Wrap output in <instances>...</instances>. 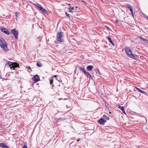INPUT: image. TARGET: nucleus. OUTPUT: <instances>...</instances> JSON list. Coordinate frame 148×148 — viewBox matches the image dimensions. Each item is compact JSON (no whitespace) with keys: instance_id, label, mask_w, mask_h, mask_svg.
I'll return each instance as SVG.
<instances>
[{"instance_id":"nucleus-1","label":"nucleus","mask_w":148,"mask_h":148,"mask_svg":"<svg viewBox=\"0 0 148 148\" xmlns=\"http://www.w3.org/2000/svg\"><path fill=\"white\" fill-rule=\"evenodd\" d=\"M0 46L3 51H8L7 45L5 41L3 38L0 39Z\"/></svg>"},{"instance_id":"nucleus-2","label":"nucleus","mask_w":148,"mask_h":148,"mask_svg":"<svg viewBox=\"0 0 148 148\" xmlns=\"http://www.w3.org/2000/svg\"><path fill=\"white\" fill-rule=\"evenodd\" d=\"M56 40L60 42H62L64 41L63 32H60L57 33Z\"/></svg>"},{"instance_id":"nucleus-3","label":"nucleus","mask_w":148,"mask_h":148,"mask_svg":"<svg viewBox=\"0 0 148 148\" xmlns=\"http://www.w3.org/2000/svg\"><path fill=\"white\" fill-rule=\"evenodd\" d=\"M125 51L129 57L133 59L135 58V56L132 53V51L130 49L128 48H126L125 49Z\"/></svg>"},{"instance_id":"nucleus-4","label":"nucleus","mask_w":148,"mask_h":148,"mask_svg":"<svg viewBox=\"0 0 148 148\" xmlns=\"http://www.w3.org/2000/svg\"><path fill=\"white\" fill-rule=\"evenodd\" d=\"M11 31L12 33L13 34L15 38L17 39L18 38V30H16L15 29H12Z\"/></svg>"},{"instance_id":"nucleus-5","label":"nucleus","mask_w":148,"mask_h":148,"mask_svg":"<svg viewBox=\"0 0 148 148\" xmlns=\"http://www.w3.org/2000/svg\"><path fill=\"white\" fill-rule=\"evenodd\" d=\"M1 30L2 32L6 34L9 35L10 34L9 32L8 31L6 28H5L2 27L1 29Z\"/></svg>"},{"instance_id":"nucleus-6","label":"nucleus","mask_w":148,"mask_h":148,"mask_svg":"<svg viewBox=\"0 0 148 148\" xmlns=\"http://www.w3.org/2000/svg\"><path fill=\"white\" fill-rule=\"evenodd\" d=\"M84 73L88 77H89L90 80V79H92V78L91 77V75L90 74V73L86 71L84 69Z\"/></svg>"},{"instance_id":"nucleus-7","label":"nucleus","mask_w":148,"mask_h":148,"mask_svg":"<svg viewBox=\"0 0 148 148\" xmlns=\"http://www.w3.org/2000/svg\"><path fill=\"white\" fill-rule=\"evenodd\" d=\"M33 80L35 81V82H38L40 80L39 76L37 75H34L33 77Z\"/></svg>"},{"instance_id":"nucleus-8","label":"nucleus","mask_w":148,"mask_h":148,"mask_svg":"<svg viewBox=\"0 0 148 148\" xmlns=\"http://www.w3.org/2000/svg\"><path fill=\"white\" fill-rule=\"evenodd\" d=\"M126 6L127 8L130 10L132 16H133L134 13L133 12V10L132 9V7L131 5L130 4H128Z\"/></svg>"},{"instance_id":"nucleus-9","label":"nucleus","mask_w":148,"mask_h":148,"mask_svg":"<svg viewBox=\"0 0 148 148\" xmlns=\"http://www.w3.org/2000/svg\"><path fill=\"white\" fill-rule=\"evenodd\" d=\"M99 122L101 124L104 125L106 121V120L103 119L101 118L99 120Z\"/></svg>"},{"instance_id":"nucleus-10","label":"nucleus","mask_w":148,"mask_h":148,"mask_svg":"<svg viewBox=\"0 0 148 148\" xmlns=\"http://www.w3.org/2000/svg\"><path fill=\"white\" fill-rule=\"evenodd\" d=\"M0 147L2 148H9L8 146L3 143H0Z\"/></svg>"},{"instance_id":"nucleus-11","label":"nucleus","mask_w":148,"mask_h":148,"mask_svg":"<svg viewBox=\"0 0 148 148\" xmlns=\"http://www.w3.org/2000/svg\"><path fill=\"white\" fill-rule=\"evenodd\" d=\"M18 66L19 64H17L16 63L14 62L13 64V65H12V67L13 68V69L14 70V68H16Z\"/></svg>"},{"instance_id":"nucleus-12","label":"nucleus","mask_w":148,"mask_h":148,"mask_svg":"<svg viewBox=\"0 0 148 148\" xmlns=\"http://www.w3.org/2000/svg\"><path fill=\"white\" fill-rule=\"evenodd\" d=\"M108 39L110 42L111 43V44L113 46L115 45L114 43L112 42V40L111 39V38L110 36H108Z\"/></svg>"},{"instance_id":"nucleus-13","label":"nucleus","mask_w":148,"mask_h":148,"mask_svg":"<svg viewBox=\"0 0 148 148\" xmlns=\"http://www.w3.org/2000/svg\"><path fill=\"white\" fill-rule=\"evenodd\" d=\"M40 10H41L44 13H47V12L46 10L43 8V7L42 6L40 9Z\"/></svg>"},{"instance_id":"nucleus-14","label":"nucleus","mask_w":148,"mask_h":148,"mask_svg":"<svg viewBox=\"0 0 148 148\" xmlns=\"http://www.w3.org/2000/svg\"><path fill=\"white\" fill-rule=\"evenodd\" d=\"M92 66H88L87 67V70L89 71H91L93 68Z\"/></svg>"},{"instance_id":"nucleus-15","label":"nucleus","mask_w":148,"mask_h":148,"mask_svg":"<svg viewBox=\"0 0 148 148\" xmlns=\"http://www.w3.org/2000/svg\"><path fill=\"white\" fill-rule=\"evenodd\" d=\"M80 69L81 71H83V68L82 67H81L80 66H78L76 68L75 70V71H76V69Z\"/></svg>"},{"instance_id":"nucleus-16","label":"nucleus","mask_w":148,"mask_h":148,"mask_svg":"<svg viewBox=\"0 0 148 148\" xmlns=\"http://www.w3.org/2000/svg\"><path fill=\"white\" fill-rule=\"evenodd\" d=\"M34 5L36 6L37 8H38L40 10L41 7H42V6L40 4L37 3L35 4H34Z\"/></svg>"},{"instance_id":"nucleus-17","label":"nucleus","mask_w":148,"mask_h":148,"mask_svg":"<svg viewBox=\"0 0 148 148\" xmlns=\"http://www.w3.org/2000/svg\"><path fill=\"white\" fill-rule=\"evenodd\" d=\"M136 88L137 90H138V91H139L140 92H141L142 93L145 94V91L142 90H140V89H139V88Z\"/></svg>"},{"instance_id":"nucleus-18","label":"nucleus","mask_w":148,"mask_h":148,"mask_svg":"<svg viewBox=\"0 0 148 148\" xmlns=\"http://www.w3.org/2000/svg\"><path fill=\"white\" fill-rule=\"evenodd\" d=\"M14 62H12L10 61H8L7 62V63L10 66H12L13 65V64Z\"/></svg>"},{"instance_id":"nucleus-19","label":"nucleus","mask_w":148,"mask_h":148,"mask_svg":"<svg viewBox=\"0 0 148 148\" xmlns=\"http://www.w3.org/2000/svg\"><path fill=\"white\" fill-rule=\"evenodd\" d=\"M140 39L141 40L143 41L144 42H147L148 43V40H146L144 38L140 37Z\"/></svg>"},{"instance_id":"nucleus-20","label":"nucleus","mask_w":148,"mask_h":148,"mask_svg":"<svg viewBox=\"0 0 148 148\" xmlns=\"http://www.w3.org/2000/svg\"><path fill=\"white\" fill-rule=\"evenodd\" d=\"M37 65L39 67H41L42 66V64L41 63L38 62L37 63Z\"/></svg>"},{"instance_id":"nucleus-21","label":"nucleus","mask_w":148,"mask_h":148,"mask_svg":"<svg viewBox=\"0 0 148 148\" xmlns=\"http://www.w3.org/2000/svg\"><path fill=\"white\" fill-rule=\"evenodd\" d=\"M103 117L106 118L107 120L109 119V118L106 115L104 114L103 115Z\"/></svg>"},{"instance_id":"nucleus-22","label":"nucleus","mask_w":148,"mask_h":148,"mask_svg":"<svg viewBox=\"0 0 148 148\" xmlns=\"http://www.w3.org/2000/svg\"><path fill=\"white\" fill-rule=\"evenodd\" d=\"M74 9V7H70L69 8L70 12H72V11Z\"/></svg>"},{"instance_id":"nucleus-23","label":"nucleus","mask_w":148,"mask_h":148,"mask_svg":"<svg viewBox=\"0 0 148 148\" xmlns=\"http://www.w3.org/2000/svg\"><path fill=\"white\" fill-rule=\"evenodd\" d=\"M119 108L122 111L124 109V107L123 106H119Z\"/></svg>"},{"instance_id":"nucleus-24","label":"nucleus","mask_w":148,"mask_h":148,"mask_svg":"<svg viewBox=\"0 0 148 148\" xmlns=\"http://www.w3.org/2000/svg\"><path fill=\"white\" fill-rule=\"evenodd\" d=\"M50 84L51 85H53V80L52 79L50 80Z\"/></svg>"},{"instance_id":"nucleus-25","label":"nucleus","mask_w":148,"mask_h":148,"mask_svg":"<svg viewBox=\"0 0 148 148\" xmlns=\"http://www.w3.org/2000/svg\"><path fill=\"white\" fill-rule=\"evenodd\" d=\"M65 14L66 16L70 17V16H69V14H68V13L67 12H65Z\"/></svg>"},{"instance_id":"nucleus-26","label":"nucleus","mask_w":148,"mask_h":148,"mask_svg":"<svg viewBox=\"0 0 148 148\" xmlns=\"http://www.w3.org/2000/svg\"><path fill=\"white\" fill-rule=\"evenodd\" d=\"M23 148H27V146L26 145H24L23 146Z\"/></svg>"},{"instance_id":"nucleus-27","label":"nucleus","mask_w":148,"mask_h":148,"mask_svg":"<svg viewBox=\"0 0 148 148\" xmlns=\"http://www.w3.org/2000/svg\"><path fill=\"white\" fill-rule=\"evenodd\" d=\"M26 68H28L29 69H31V67L30 66H25Z\"/></svg>"},{"instance_id":"nucleus-28","label":"nucleus","mask_w":148,"mask_h":148,"mask_svg":"<svg viewBox=\"0 0 148 148\" xmlns=\"http://www.w3.org/2000/svg\"><path fill=\"white\" fill-rule=\"evenodd\" d=\"M122 111H123V112L124 114H126V112H125V110H124V109L123 110H122Z\"/></svg>"},{"instance_id":"nucleus-29","label":"nucleus","mask_w":148,"mask_h":148,"mask_svg":"<svg viewBox=\"0 0 148 148\" xmlns=\"http://www.w3.org/2000/svg\"><path fill=\"white\" fill-rule=\"evenodd\" d=\"M115 22L117 23H119L118 20H116Z\"/></svg>"},{"instance_id":"nucleus-30","label":"nucleus","mask_w":148,"mask_h":148,"mask_svg":"<svg viewBox=\"0 0 148 148\" xmlns=\"http://www.w3.org/2000/svg\"><path fill=\"white\" fill-rule=\"evenodd\" d=\"M12 68H13L12 67V66H10V68L11 69H12Z\"/></svg>"},{"instance_id":"nucleus-31","label":"nucleus","mask_w":148,"mask_h":148,"mask_svg":"<svg viewBox=\"0 0 148 148\" xmlns=\"http://www.w3.org/2000/svg\"><path fill=\"white\" fill-rule=\"evenodd\" d=\"M2 78L1 76L0 75V79H2Z\"/></svg>"},{"instance_id":"nucleus-32","label":"nucleus","mask_w":148,"mask_h":148,"mask_svg":"<svg viewBox=\"0 0 148 148\" xmlns=\"http://www.w3.org/2000/svg\"><path fill=\"white\" fill-rule=\"evenodd\" d=\"M84 4L86 3V2H85L84 1Z\"/></svg>"},{"instance_id":"nucleus-33","label":"nucleus","mask_w":148,"mask_h":148,"mask_svg":"<svg viewBox=\"0 0 148 148\" xmlns=\"http://www.w3.org/2000/svg\"><path fill=\"white\" fill-rule=\"evenodd\" d=\"M147 130H148V126L147 127Z\"/></svg>"},{"instance_id":"nucleus-34","label":"nucleus","mask_w":148,"mask_h":148,"mask_svg":"<svg viewBox=\"0 0 148 148\" xmlns=\"http://www.w3.org/2000/svg\"><path fill=\"white\" fill-rule=\"evenodd\" d=\"M79 140H77V141H79Z\"/></svg>"}]
</instances>
